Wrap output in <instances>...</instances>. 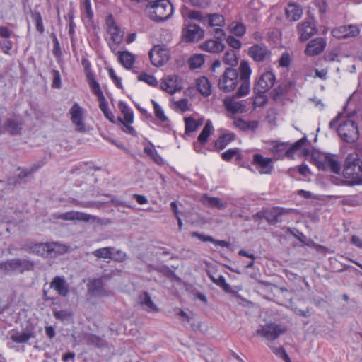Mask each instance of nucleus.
I'll return each instance as SVG.
<instances>
[{"label":"nucleus","instance_id":"1","mask_svg":"<svg viewBox=\"0 0 362 362\" xmlns=\"http://www.w3.org/2000/svg\"><path fill=\"white\" fill-rule=\"evenodd\" d=\"M342 175L351 186L362 185V158L358 153L348 154L343 165Z\"/></svg>","mask_w":362,"mask_h":362},{"label":"nucleus","instance_id":"2","mask_svg":"<svg viewBox=\"0 0 362 362\" xmlns=\"http://www.w3.org/2000/svg\"><path fill=\"white\" fill-rule=\"evenodd\" d=\"M148 18L156 23L168 20L173 13V7L169 0L149 1L146 6Z\"/></svg>","mask_w":362,"mask_h":362},{"label":"nucleus","instance_id":"3","mask_svg":"<svg viewBox=\"0 0 362 362\" xmlns=\"http://www.w3.org/2000/svg\"><path fill=\"white\" fill-rule=\"evenodd\" d=\"M26 247V250L29 253L36 254L42 257L52 256L53 253H64L66 251L65 245L56 243H30Z\"/></svg>","mask_w":362,"mask_h":362},{"label":"nucleus","instance_id":"4","mask_svg":"<svg viewBox=\"0 0 362 362\" xmlns=\"http://www.w3.org/2000/svg\"><path fill=\"white\" fill-rule=\"evenodd\" d=\"M238 83V71L233 67H227L219 77L218 87L223 93H230L236 88Z\"/></svg>","mask_w":362,"mask_h":362},{"label":"nucleus","instance_id":"5","mask_svg":"<svg viewBox=\"0 0 362 362\" xmlns=\"http://www.w3.org/2000/svg\"><path fill=\"white\" fill-rule=\"evenodd\" d=\"M338 135L345 142L353 144L359 137V130L357 124L351 119H346L337 129Z\"/></svg>","mask_w":362,"mask_h":362},{"label":"nucleus","instance_id":"6","mask_svg":"<svg viewBox=\"0 0 362 362\" xmlns=\"http://www.w3.org/2000/svg\"><path fill=\"white\" fill-rule=\"evenodd\" d=\"M286 331L287 327L284 325L269 322L258 329L256 333L257 335H260L267 340L274 341Z\"/></svg>","mask_w":362,"mask_h":362},{"label":"nucleus","instance_id":"7","mask_svg":"<svg viewBox=\"0 0 362 362\" xmlns=\"http://www.w3.org/2000/svg\"><path fill=\"white\" fill-rule=\"evenodd\" d=\"M276 81V76L272 71H268L256 78L253 85L254 93H266Z\"/></svg>","mask_w":362,"mask_h":362},{"label":"nucleus","instance_id":"8","mask_svg":"<svg viewBox=\"0 0 362 362\" xmlns=\"http://www.w3.org/2000/svg\"><path fill=\"white\" fill-rule=\"evenodd\" d=\"M334 155L325 154L316 160V166L320 170L329 171L334 174L339 175L341 167L340 163L334 158Z\"/></svg>","mask_w":362,"mask_h":362},{"label":"nucleus","instance_id":"9","mask_svg":"<svg viewBox=\"0 0 362 362\" xmlns=\"http://www.w3.org/2000/svg\"><path fill=\"white\" fill-rule=\"evenodd\" d=\"M182 37L185 42H198L204 37V30L196 23H189L182 28Z\"/></svg>","mask_w":362,"mask_h":362},{"label":"nucleus","instance_id":"10","mask_svg":"<svg viewBox=\"0 0 362 362\" xmlns=\"http://www.w3.org/2000/svg\"><path fill=\"white\" fill-rule=\"evenodd\" d=\"M298 39L301 42H305L311 37L316 35L317 28L313 21L305 19L297 25Z\"/></svg>","mask_w":362,"mask_h":362},{"label":"nucleus","instance_id":"11","mask_svg":"<svg viewBox=\"0 0 362 362\" xmlns=\"http://www.w3.org/2000/svg\"><path fill=\"white\" fill-rule=\"evenodd\" d=\"M105 25L107 32L111 35V40L117 46L119 45L124 40V32L116 23L112 14L110 13L105 18Z\"/></svg>","mask_w":362,"mask_h":362},{"label":"nucleus","instance_id":"12","mask_svg":"<svg viewBox=\"0 0 362 362\" xmlns=\"http://www.w3.org/2000/svg\"><path fill=\"white\" fill-rule=\"evenodd\" d=\"M291 213L290 209L273 206L266 209V221L270 226L284 221L283 216Z\"/></svg>","mask_w":362,"mask_h":362},{"label":"nucleus","instance_id":"13","mask_svg":"<svg viewBox=\"0 0 362 362\" xmlns=\"http://www.w3.org/2000/svg\"><path fill=\"white\" fill-rule=\"evenodd\" d=\"M151 64L159 67L166 64L169 59L168 51L165 48L154 46L148 53Z\"/></svg>","mask_w":362,"mask_h":362},{"label":"nucleus","instance_id":"14","mask_svg":"<svg viewBox=\"0 0 362 362\" xmlns=\"http://www.w3.org/2000/svg\"><path fill=\"white\" fill-rule=\"evenodd\" d=\"M84 110L76 103H75L69 110L71 115L70 119L75 126L76 131L83 132L86 131L83 122Z\"/></svg>","mask_w":362,"mask_h":362},{"label":"nucleus","instance_id":"15","mask_svg":"<svg viewBox=\"0 0 362 362\" xmlns=\"http://www.w3.org/2000/svg\"><path fill=\"white\" fill-rule=\"evenodd\" d=\"M252 163L256 165L260 174H271L274 169L272 159L265 158L259 153L253 155Z\"/></svg>","mask_w":362,"mask_h":362},{"label":"nucleus","instance_id":"16","mask_svg":"<svg viewBox=\"0 0 362 362\" xmlns=\"http://www.w3.org/2000/svg\"><path fill=\"white\" fill-rule=\"evenodd\" d=\"M248 55L255 62H264L271 55V52L264 44H255L248 49Z\"/></svg>","mask_w":362,"mask_h":362},{"label":"nucleus","instance_id":"17","mask_svg":"<svg viewBox=\"0 0 362 362\" xmlns=\"http://www.w3.org/2000/svg\"><path fill=\"white\" fill-rule=\"evenodd\" d=\"M327 45L326 40L323 37H317L310 40L305 50L308 56H316L322 53Z\"/></svg>","mask_w":362,"mask_h":362},{"label":"nucleus","instance_id":"18","mask_svg":"<svg viewBox=\"0 0 362 362\" xmlns=\"http://www.w3.org/2000/svg\"><path fill=\"white\" fill-rule=\"evenodd\" d=\"M57 218L64 221H81L84 222H89L91 219H95V217L90 214L76 211L62 213Z\"/></svg>","mask_w":362,"mask_h":362},{"label":"nucleus","instance_id":"19","mask_svg":"<svg viewBox=\"0 0 362 362\" xmlns=\"http://www.w3.org/2000/svg\"><path fill=\"white\" fill-rule=\"evenodd\" d=\"M23 122L20 118H8L4 123V129L11 135L17 136L21 134Z\"/></svg>","mask_w":362,"mask_h":362},{"label":"nucleus","instance_id":"20","mask_svg":"<svg viewBox=\"0 0 362 362\" xmlns=\"http://www.w3.org/2000/svg\"><path fill=\"white\" fill-rule=\"evenodd\" d=\"M303 15V8L300 5L295 2L288 3L285 10V16L287 20L291 22L298 21Z\"/></svg>","mask_w":362,"mask_h":362},{"label":"nucleus","instance_id":"21","mask_svg":"<svg viewBox=\"0 0 362 362\" xmlns=\"http://www.w3.org/2000/svg\"><path fill=\"white\" fill-rule=\"evenodd\" d=\"M202 50L207 52L218 54L223 52L225 49L224 44L219 41L214 39H210L204 41L199 45Z\"/></svg>","mask_w":362,"mask_h":362},{"label":"nucleus","instance_id":"22","mask_svg":"<svg viewBox=\"0 0 362 362\" xmlns=\"http://www.w3.org/2000/svg\"><path fill=\"white\" fill-rule=\"evenodd\" d=\"M235 139V134L233 132L223 134L215 141L214 146L211 151L219 152Z\"/></svg>","mask_w":362,"mask_h":362},{"label":"nucleus","instance_id":"23","mask_svg":"<svg viewBox=\"0 0 362 362\" xmlns=\"http://www.w3.org/2000/svg\"><path fill=\"white\" fill-rule=\"evenodd\" d=\"M50 288H54L59 296L63 297H66L69 292L63 276H55L50 283Z\"/></svg>","mask_w":362,"mask_h":362},{"label":"nucleus","instance_id":"24","mask_svg":"<svg viewBox=\"0 0 362 362\" xmlns=\"http://www.w3.org/2000/svg\"><path fill=\"white\" fill-rule=\"evenodd\" d=\"M291 86V83H281L279 85L270 92V98L275 102L281 101L288 94Z\"/></svg>","mask_w":362,"mask_h":362},{"label":"nucleus","instance_id":"25","mask_svg":"<svg viewBox=\"0 0 362 362\" xmlns=\"http://www.w3.org/2000/svg\"><path fill=\"white\" fill-rule=\"evenodd\" d=\"M288 144L287 143H277L272 148V153L276 160L284 159L285 157L288 158H293V154H288L289 151Z\"/></svg>","mask_w":362,"mask_h":362},{"label":"nucleus","instance_id":"26","mask_svg":"<svg viewBox=\"0 0 362 362\" xmlns=\"http://www.w3.org/2000/svg\"><path fill=\"white\" fill-rule=\"evenodd\" d=\"M202 202L209 207L219 210L225 209L228 206L227 202H223L220 198L209 197L206 194L203 195Z\"/></svg>","mask_w":362,"mask_h":362},{"label":"nucleus","instance_id":"27","mask_svg":"<svg viewBox=\"0 0 362 362\" xmlns=\"http://www.w3.org/2000/svg\"><path fill=\"white\" fill-rule=\"evenodd\" d=\"M224 105L226 109L233 114L243 112L246 107L241 101H235L233 98L225 99Z\"/></svg>","mask_w":362,"mask_h":362},{"label":"nucleus","instance_id":"28","mask_svg":"<svg viewBox=\"0 0 362 362\" xmlns=\"http://www.w3.org/2000/svg\"><path fill=\"white\" fill-rule=\"evenodd\" d=\"M88 290L93 296H104L105 294L101 279H95L90 281L88 284Z\"/></svg>","mask_w":362,"mask_h":362},{"label":"nucleus","instance_id":"29","mask_svg":"<svg viewBox=\"0 0 362 362\" xmlns=\"http://www.w3.org/2000/svg\"><path fill=\"white\" fill-rule=\"evenodd\" d=\"M192 237L197 238L202 242H210L214 244L215 245H218L223 247H229L230 244L229 242L223 240H216L214 239L211 235H204L202 233H199L198 232H192L191 233Z\"/></svg>","mask_w":362,"mask_h":362},{"label":"nucleus","instance_id":"30","mask_svg":"<svg viewBox=\"0 0 362 362\" xmlns=\"http://www.w3.org/2000/svg\"><path fill=\"white\" fill-rule=\"evenodd\" d=\"M35 332L32 330H27L26 332L16 331L11 335V339L17 344H25L30 339L35 338Z\"/></svg>","mask_w":362,"mask_h":362},{"label":"nucleus","instance_id":"31","mask_svg":"<svg viewBox=\"0 0 362 362\" xmlns=\"http://www.w3.org/2000/svg\"><path fill=\"white\" fill-rule=\"evenodd\" d=\"M196 86L201 95L207 97L211 94V85L206 76L199 77L196 81Z\"/></svg>","mask_w":362,"mask_h":362},{"label":"nucleus","instance_id":"32","mask_svg":"<svg viewBox=\"0 0 362 362\" xmlns=\"http://www.w3.org/2000/svg\"><path fill=\"white\" fill-rule=\"evenodd\" d=\"M87 83L89 85L90 89L91 92L97 97L99 98L100 96L104 95L103 93L100 88L99 83L95 80L94 74L93 72H89L86 77Z\"/></svg>","mask_w":362,"mask_h":362},{"label":"nucleus","instance_id":"33","mask_svg":"<svg viewBox=\"0 0 362 362\" xmlns=\"http://www.w3.org/2000/svg\"><path fill=\"white\" fill-rule=\"evenodd\" d=\"M206 21L209 27H223L225 25V18L217 13L206 15Z\"/></svg>","mask_w":362,"mask_h":362},{"label":"nucleus","instance_id":"34","mask_svg":"<svg viewBox=\"0 0 362 362\" xmlns=\"http://www.w3.org/2000/svg\"><path fill=\"white\" fill-rule=\"evenodd\" d=\"M16 272L23 273L25 271H31L34 269L33 262L25 259H15Z\"/></svg>","mask_w":362,"mask_h":362},{"label":"nucleus","instance_id":"35","mask_svg":"<svg viewBox=\"0 0 362 362\" xmlns=\"http://www.w3.org/2000/svg\"><path fill=\"white\" fill-rule=\"evenodd\" d=\"M118 60L124 67L130 69L135 62V57L129 52L124 51L119 53Z\"/></svg>","mask_w":362,"mask_h":362},{"label":"nucleus","instance_id":"36","mask_svg":"<svg viewBox=\"0 0 362 362\" xmlns=\"http://www.w3.org/2000/svg\"><path fill=\"white\" fill-rule=\"evenodd\" d=\"M184 120L186 134L195 132L203 123L202 119L196 120L192 117H185Z\"/></svg>","mask_w":362,"mask_h":362},{"label":"nucleus","instance_id":"37","mask_svg":"<svg viewBox=\"0 0 362 362\" xmlns=\"http://www.w3.org/2000/svg\"><path fill=\"white\" fill-rule=\"evenodd\" d=\"M213 130L212 123L210 120H208L197 138L198 141L202 146L208 141V139Z\"/></svg>","mask_w":362,"mask_h":362},{"label":"nucleus","instance_id":"38","mask_svg":"<svg viewBox=\"0 0 362 362\" xmlns=\"http://www.w3.org/2000/svg\"><path fill=\"white\" fill-rule=\"evenodd\" d=\"M118 108L124 115L123 120L128 122V123H133L134 113L129 105L124 101H119Z\"/></svg>","mask_w":362,"mask_h":362},{"label":"nucleus","instance_id":"39","mask_svg":"<svg viewBox=\"0 0 362 362\" xmlns=\"http://www.w3.org/2000/svg\"><path fill=\"white\" fill-rule=\"evenodd\" d=\"M239 80L250 81L252 69L249 63L243 60L239 66Z\"/></svg>","mask_w":362,"mask_h":362},{"label":"nucleus","instance_id":"40","mask_svg":"<svg viewBox=\"0 0 362 362\" xmlns=\"http://www.w3.org/2000/svg\"><path fill=\"white\" fill-rule=\"evenodd\" d=\"M30 16L33 21H34L35 23L36 30L40 34H43L45 32V27L40 13L37 10L31 11Z\"/></svg>","mask_w":362,"mask_h":362},{"label":"nucleus","instance_id":"41","mask_svg":"<svg viewBox=\"0 0 362 362\" xmlns=\"http://www.w3.org/2000/svg\"><path fill=\"white\" fill-rule=\"evenodd\" d=\"M204 63V55L202 54H194L188 60L190 69L200 68Z\"/></svg>","mask_w":362,"mask_h":362},{"label":"nucleus","instance_id":"42","mask_svg":"<svg viewBox=\"0 0 362 362\" xmlns=\"http://www.w3.org/2000/svg\"><path fill=\"white\" fill-rule=\"evenodd\" d=\"M0 272L11 274L16 272L15 259L7 261H0Z\"/></svg>","mask_w":362,"mask_h":362},{"label":"nucleus","instance_id":"43","mask_svg":"<svg viewBox=\"0 0 362 362\" xmlns=\"http://www.w3.org/2000/svg\"><path fill=\"white\" fill-rule=\"evenodd\" d=\"M223 62L229 65V67L234 68L238 64V60L234 50L227 51L223 57Z\"/></svg>","mask_w":362,"mask_h":362},{"label":"nucleus","instance_id":"44","mask_svg":"<svg viewBox=\"0 0 362 362\" xmlns=\"http://www.w3.org/2000/svg\"><path fill=\"white\" fill-rule=\"evenodd\" d=\"M272 352L285 362H291L290 357L283 346L276 347L272 343L268 344Z\"/></svg>","mask_w":362,"mask_h":362},{"label":"nucleus","instance_id":"45","mask_svg":"<svg viewBox=\"0 0 362 362\" xmlns=\"http://www.w3.org/2000/svg\"><path fill=\"white\" fill-rule=\"evenodd\" d=\"M144 153L148 156L157 164L163 163V158L153 146H145Z\"/></svg>","mask_w":362,"mask_h":362},{"label":"nucleus","instance_id":"46","mask_svg":"<svg viewBox=\"0 0 362 362\" xmlns=\"http://www.w3.org/2000/svg\"><path fill=\"white\" fill-rule=\"evenodd\" d=\"M240 86L238 88L236 93V98H242L247 95L250 91V81L239 80Z\"/></svg>","mask_w":362,"mask_h":362},{"label":"nucleus","instance_id":"47","mask_svg":"<svg viewBox=\"0 0 362 362\" xmlns=\"http://www.w3.org/2000/svg\"><path fill=\"white\" fill-rule=\"evenodd\" d=\"M151 102L153 106L154 114L156 117L161 122H167L168 119V117L165 115L164 111L163 110L162 107L159 105V104L153 99L151 100Z\"/></svg>","mask_w":362,"mask_h":362},{"label":"nucleus","instance_id":"48","mask_svg":"<svg viewBox=\"0 0 362 362\" xmlns=\"http://www.w3.org/2000/svg\"><path fill=\"white\" fill-rule=\"evenodd\" d=\"M211 281L217 286H220L225 292L230 293L232 291L231 286L226 283L223 276L219 275L218 278L211 276Z\"/></svg>","mask_w":362,"mask_h":362},{"label":"nucleus","instance_id":"49","mask_svg":"<svg viewBox=\"0 0 362 362\" xmlns=\"http://www.w3.org/2000/svg\"><path fill=\"white\" fill-rule=\"evenodd\" d=\"M51 37L52 38L53 42V49L52 53L54 56L57 58V61L62 59L63 53L60 47L59 42L54 33L51 34Z\"/></svg>","mask_w":362,"mask_h":362},{"label":"nucleus","instance_id":"50","mask_svg":"<svg viewBox=\"0 0 362 362\" xmlns=\"http://www.w3.org/2000/svg\"><path fill=\"white\" fill-rule=\"evenodd\" d=\"M53 315L57 320L61 321H69L73 316L72 312L67 310H55Z\"/></svg>","mask_w":362,"mask_h":362},{"label":"nucleus","instance_id":"51","mask_svg":"<svg viewBox=\"0 0 362 362\" xmlns=\"http://www.w3.org/2000/svg\"><path fill=\"white\" fill-rule=\"evenodd\" d=\"M255 97L253 98V105L254 107L256 108L257 107H263L265 106V105L268 102L267 96L266 95V93L261 94V93H254Z\"/></svg>","mask_w":362,"mask_h":362},{"label":"nucleus","instance_id":"52","mask_svg":"<svg viewBox=\"0 0 362 362\" xmlns=\"http://www.w3.org/2000/svg\"><path fill=\"white\" fill-rule=\"evenodd\" d=\"M140 299L142 305H146L151 310H157V308L151 300V296L148 292H144V293L140 296Z\"/></svg>","mask_w":362,"mask_h":362},{"label":"nucleus","instance_id":"53","mask_svg":"<svg viewBox=\"0 0 362 362\" xmlns=\"http://www.w3.org/2000/svg\"><path fill=\"white\" fill-rule=\"evenodd\" d=\"M139 81H144L149 86L156 87L158 86V83L157 79L153 75L148 74L147 73L143 72L141 73L139 77Z\"/></svg>","mask_w":362,"mask_h":362},{"label":"nucleus","instance_id":"54","mask_svg":"<svg viewBox=\"0 0 362 362\" xmlns=\"http://www.w3.org/2000/svg\"><path fill=\"white\" fill-rule=\"evenodd\" d=\"M93 255L98 258H112V252L110 247H103L95 250Z\"/></svg>","mask_w":362,"mask_h":362},{"label":"nucleus","instance_id":"55","mask_svg":"<svg viewBox=\"0 0 362 362\" xmlns=\"http://www.w3.org/2000/svg\"><path fill=\"white\" fill-rule=\"evenodd\" d=\"M308 141L306 136H303V138L300 139L291 146H289V151L287 152L288 154H293L294 156L296 151L300 149L302 146Z\"/></svg>","mask_w":362,"mask_h":362},{"label":"nucleus","instance_id":"56","mask_svg":"<svg viewBox=\"0 0 362 362\" xmlns=\"http://www.w3.org/2000/svg\"><path fill=\"white\" fill-rule=\"evenodd\" d=\"M230 30L234 35L237 37H243L246 32V28L243 23H238L234 26H232Z\"/></svg>","mask_w":362,"mask_h":362},{"label":"nucleus","instance_id":"57","mask_svg":"<svg viewBox=\"0 0 362 362\" xmlns=\"http://www.w3.org/2000/svg\"><path fill=\"white\" fill-rule=\"evenodd\" d=\"M188 18L191 20H196L202 23L206 21V15L204 16L202 11L192 10L188 13Z\"/></svg>","mask_w":362,"mask_h":362},{"label":"nucleus","instance_id":"58","mask_svg":"<svg viewBox=\"0 0 362 362\" xmlns=\"http://www.w3.org/2000/svg\"><path fill=\"white\" fill-rule=\"evenodd\" d=\"M332 34L336 38H339V39L347 38L348 34H347V31H346V25L340 26L339 28L334 29L332 31Z\"/></svg>","mask_w":362,"mask_h":362},{"label":"nucleus","instance_id":"59","mask_svg":"<svg viewBox=\"0 0 362 362\" xmlns=\"http://www.w3.org/2000/svg\"><path fill=\"white\" fill-rule=\"evenodd\" d=\"M118 120L123 125V127H122L123 132L133 136H136L137 135L136 130L134 129L133 127L131 126L132 123H128V122L124 121L123 119H122L121 117H119Z\"/></svg>","mask_w":362,"mask_h":362},{"label":"nucleus","instance_id":"60","mask_svg":"<svg viewBox=\"0 0 362 362\" xmlns=\"http://www.w3.org/2000/svg\"><path fill=\"white\" fill-rule=\"evenodd\" d=\"M238 151H240V149L238 148L228 149L221 153V158L224 161L229 162L235 156V154H238Z\"/></svg>","mask_w":362,"mask_h":362},{"label":"nucleus","instance_id":"61","mask_svg":"<svg viewBox=\"0 0 362 362\" xmlns=\"http://www.w3.org/2000/svg\"><path fill=\"white\" fill-rule=\"evenodd\" d=\"M108 71V74H109V76L110 77V78L113 81L115 85L119 88V89H123V86H122V79L121 78L118 77L114 69L112 68H109L107 69Z\"/></svg>","mask_w":362,"mask_h":362},{"label":"nucleus","instance_id":"62","mask_svg":"<svg viewBox=\"0 0 362 362\" xmlns=\"http://www.w3.org/2000/svg\"><path fill=\"white\" fill-rule=\"evenodd\" d=\"M83 8L86 17L88 20H92L93 18V12L91 8L90 0H83Z\"/></svg>","mask_w":362,"mask_h":362},{"label":"nucleus","instance_id":"63","mask_svg":"<svg viewBox=\"0 0 362 362\" xmlns=\"http://www.w3.org/2000/svg\"><path fill=\"white\" fill-rule=\"evenodd\" d=\"M226 39L228 45L232 48L235 49H240L241 48V42L238 39L235 38L234 36L229 35Z\"/></svg>","mask_w":362,"mask_h":362},{"label":"nucleus","instance_id":"64","mask_svg":"<svg viewBox=\"0 0 362 362\" xmlns=\"http://www.w3.org/2000/svg\"><path fill=\"white\" fill-rule=\"evenodd\" d=\"M52 77H53L52 84V88H60L62 86V83H61V76H60L59 71L56 69H53L52 71Z\"/></svg>","mask_w":362,"mask_h":362}]
</instances>
